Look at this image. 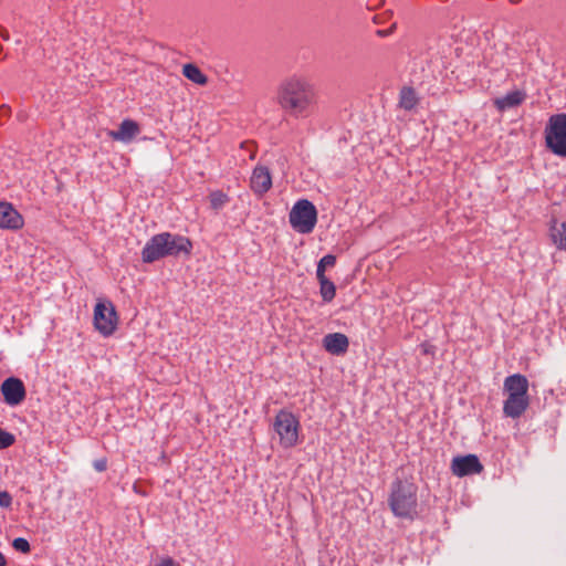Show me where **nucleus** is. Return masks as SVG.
<instances>
[{
  "label": "nucleus",
  "instance_id": "nucleus-22",
  "mask_svg": "<svg viewBox=\"0 0 566 566\" xmlns=\"http://www.w3.org/2000/svg\"><path fill=\"white\" fill-rule=\"evenodd\" d=\"M336 263V258L335 255L333 254H326L324 255L318 264H317V269H316V276H322L324 277L325 276V269L326 268H332L334 266Z\"/></svg>",
  "mask_w": 566,
  "mask_h": 566
},
{
  "label": "nucleus",
  "instance_id": "nucleus-3",
  "mask_svg": "<svg viewBox=\"0 0 566 566\" xmlns=\"http://www.w3.org/2000/svg\"><path fill=\"white\" fill-rule=\"evenodd\" d=\"M418 486L407 480H396L391 484L388 504L394 515L413 520L418 512Z\"/></svg>",
  "mask_w": 566,
  "mask_h": 566
},
{
  "label": "nucleus",
  "instance_id": "nucleus-23",
  "mask_svg": "<svg viewBox=\"0 0 566 566\" xmlns=\"http://www.w3.org/2000/svg\"><path fill=\"white\" fill-rule=\"evenodd\" d=\"M12 547L20 553L28 554L31 551L30 543L23 537H17L12 541Z\"/></svg>",
  "mask_w": 566,
  "mask_h": 566
},
{
  "label": "nucleus",
  "instance_id": "nucleus-15",
  "mask_svg": "<svg viewBox=\"0 0 566 566\" xmlns=\"http://www.w3.org/2000/svg\"><path fill=\"white\" fill-rule=\"evenodd\" d=\"M139 134V126L132 119H124L117 130H111L109 137L114 140L130 143Z\"/></svg>",
  "mask_w": 566,
  "mask_h": 566
},
{
  "label": "nucleus",
  "instance_id": "nucleus-8",
  "mask_svg": "<svg viewBox=\"0 0 566 566\" xmlns=\"http://www.w3.org/2000/svg\"><path fill=\"white\" fill-rule=\"evenodd\" d=\"M451 471L455 476L462 478L480 474L483 471V465L475 454L459 455L453 458Z\"/></svg>",
  "mask_w": 566,
  "mask_h": 566
},
{
  "label": "nucleus",
  "instance_id": "nucleus-14",
  "mask_svg": "<svg viewBox=\"0 0 566 566\" xmlns=\"http://www.w3.org/2000/svg\"><path fill=\"white\" fill-rule=\"evenodd\" d=\"M503 389L507 396H528V380L521 374L510 375L504 380Z\"/></svg>",
  "mask_w": 566,
  "mask_h": 566
},
{
  "label": "nucleus",
  "instance_id": "nucleus-29",
  "mask_svg": "<svg viewBox=\"0 0 566 566\" xmlns=\"http://www.w3.org/2000/svg\"><path fill=\"white\" fill-rule=\"evenodd\" d=\"M0 36L4 40V41H9L10 39V35H9V32L2 27L1 30H0Z\"/></svg>",
  "mask_w": 566,
  "mask_h": 566
},
{
  "label": "nucleus",
  "instance_id": "nucleus-19",
  "mask_svg": "<svg viewBox=\"0 0 566 566\" xmlns=\"http://www.w3.org/2000/svg\"><path fill=\"white\" fill-rule=\"evenodd\" d=\"M182 74L189 81L199 85H205L208 82V77L201 72V70L191 63L184 65Z\"/></svg>",
  "mask_w": 566,
  "mask_h": 566
},
{
  "label": "nucleus",
  "instance_id": "nucleus-6",
  "mask_svg": "<svg viewBox=\"0 0 566 566\" xmlns=\"http://www.w3.org/2000/svg\"><path fill=\"white\" fill-rule=\"evenodd\" d=\"M273 429L283 448L289 449L297 444L300 421L293 412L285 409L280 410L274 418Z\"/></svg>",
  "mask_w": 566,
  "mask_h": 566
},
{
  "label": "nucleus",
  "instance_id": "nucleus-18",
  "mask_svg": "<svg viewBox=\"0 0 566 566\" xmlns=\"http://www.w3.org/2000/svg\"><path fill=\"white\" fill-rule=\"evenodd\" d=\"M419 102L417 93L412 87L405 86L399 94V107L405 111L413 109Z\"/></svg>",
  "mask_w": 566,
  "mask_h": 566
},
{
  "label": "nucleus",
  "instance_id": "nucleus-25",
  "mask_svg": "<svg viewBox=\"0 0 566 566\" xmlns=\"http://www.w3.org/2000/svg\"><path fill=\"white\" fill-rule=\"evenodd\" d=\"M12 495L8 491H0V507L1 509H11L12 506Z\"/></svg>",
  "mask_w": 566,
  "mask_h": 566
},
{
  "label": "nucleus",
  "instance_id": "nucleus-33",
  "mask_svg": "<svg viewBox=\"0 0 566 566\" xmlns=\"http://www.w3.org/2000/svg\"><path fill=\"white\" fill-rule=\"evenodd\" d=\"M3 50V46L0 44V52Z\"/></svg>",
  "mask_w": 566,
  "mask_h": 566
},
{
  "label": "nucleus",
  "instance_id": "nucleus-5",
  "mask_svg": "<svg viewBox=\"0 0 566 566\" xmlns=\"http://www.w3.org/2000/svg\"><path fill=\"white\" fill-rule=\"evenodd\" d=\"M289 221L291 227L298 233H311L317 222V210L307 199L297 200L292 207Z\"/></svg>",
  "mask_w": 566,
  "mask_h": 566
},
{
  "label": "nucleus",
  "instance_id": "nucleus-27",
  "mask_svg": "<svg viewBox=\"0 0 566 566\" xmlns=\"http://www.w3.org/2000/svg\"><path fill=\"white\" fill-rule=\"evenodd\" d=\"M157 566H180L179 563H177L174 558L171 557H165L160 560L159 564H157Z\"/></svg>",
  "mask_w": 566,
  "mask_h": 566
},
{
  "label": "nucleus",
  "instance_id": "nucleus-31",
  "mask_svg": "<svg viewBox=\"0 0 566 566\" xmlns=\"http://www.w3.org/2000/svg\"><path fill=\"white\" fill-rule=\"evenodd\" d=\"M7 565V560H6V557L3 556V554L0 552V566H6Z\"/></svg>",
  "mask_w": 566,
  "mask_h": 566
},
{
  "label": "nucleus",
  "instance_id": "nucleus-2",
  "mask_svg": "<svg viewBox=\"0 0 566 566\" xmlns=\"http://www.w3.org/2000/svg\"><path fill=\"white\" fill-rule=\"evenodd\" d=\"M192 250V242L189 238L161 232L153 235L142 250V260L145 263H153L167 256H189Z\"/></svg>",
  "mask_w": 566,
  "mask_h": 566
},
{
  "label": "nucleus",
  "instance_id": "nucleus-17",
  "mask_svg": "<svg viewBox=\"0 0 566 566\" xmlns=\"http://www.w3.org/2000/svg\"><path fill=\"white\" fill-rule=\"evenodd\" d=\"M552 242L559 249L566 251V222L553 220L549 227Z\"/></svg>",
  "mask_w": 566,
  "mask_h": 566
},
{
  "label": "nucleus",
  "instance_id": "nucleus-1",
  "mask_svg": "<svg viewBox=\"0 0 566 566\" xmlns=\"http://www.w3.org/2000/svg\"><path fill=\"white\" fill-rule=\"evenodd\" d=\"M275 102L285 115L295 119L306 118L316 106L317 91L306 76L292 74L279 83Z\"/></svg>",
  "mask_w": 566,
  "mask_h": 566
},
{
  "label": "nucleus",
  "instance_id": "nucleus-9",
  "mask_svg": "<svg viewBox=\"0 0 566 566\" xmlns=\"http://www.w3.org/2000/svg\"><path fill=\"white\" fill-rule=\"evenodd\" d=\"M3 400L9 406H18L25 398V387L19 378L9 377L1 385Z\"/></svg>",
  "mask_w": 566,
  "mask_h": 566
},
{
  "label": "nucleus",
  "instance_id": "nucleus-11",
  "mask_svg": "<svg viewBox=\"0 0 566 566\" xmlns=\"http://www.w3.org/2000/svg\"><path fill=\"white\" fill-rule=\"evenodd\" d=\"M250 186L254 193L264 195L272 187V177L270 170L264 166H258L253 169L250 178Z\"/></svg>",
  "mask_w": 566,
  "mask_h": 566
},
{
  "label": "nucleus",
  "instance_id": "nucleus-24",
  "mask_svg": "<svg viewBox=\"0 0 566 566\" xmlns=\"http://www.w3.org/2000/svg\"><path fill=\"white\" fill-rule=\"evenodd\" d=\"M15 441V438L12 433L0 428V449H7L11 447Z\"/></svg>",
  "mask_w": 566,
  "mask_h": 566
},
{
  "label": "nucleus",
  "instance_id": "nucleus-10",
  "mask_svg": "<svg viewBox=\"0 0 566 566\" xmlns=\"http://www.w3.org/2000/svg\"><path fill=\"white\" fill-rule=\"evenodd\" d=\"M23 218L15 208L6 201L0 202V228L18 230L23 227Z\"/></svg>",
  "mask_w": 566,
  "mask_h": 566
},
{
  "label": "nucleus",
  "instance_id": "nucleus-30",
  "mask_svg": "<svg viewBox=\"0 0 566 566\" xmlns=\"http://www.w3.org/2000/svg\"><path fill=\"white\" fill-rule=\"evenodd\" d=\"M0 114L4 115V116H9L10 114V108L6 105L1 106L0 107Z\"/></svg>",
  "mask_w": 566,
  "mask_h": 566
},
{
  "label": "nucleus",
  "instance_id": "nucleus-26",
  "mask_svg": "<svg viewBox=\"0 0 566 566\" xmlns=\"http://www.w3.org/2000/svg\"><path fill=\"white\" fill-rule=\"evenodd\" d=\"M93 467L97 472H103L107 469V461L106 459H97L93 462Z\"/></svg>",
  "mask_w": 566,
  "mask_h": 566
},
{
  "label": "nucleus",
  "instance_id": "nucleus-4",
  "mask_svg": "<svg viewBox=\"0 0 566 566\" xmlns=\"http://www.w3.org/2000/svg\"><path fill=\"white\" fill-rule=\"evenodd\" d=\"M544 135L547 149L558 157L566 158V113L549 116Z\"/></svg>",
  "mask_w": 566,
  "mask_h": 566
},
{
  "label": "nucleus",
  "instance_id": "nucleus-7",
  "mask_svg": "<svg viewBox=\"0 0 566 566\" xmlns=\"http://www.w3.org/2000/svg\"><path fill=\"white\" fill-rule=\"evenodd\" d=\"M118 316L111 301H99L94 307V326L103 336H111L117 328Z\"/></svg>",
  "mask_w": 566,
  "mask_h": 566
},
{
  "label": "nucleus",
  "instance_id": "nucleus-12",
  "mask_svg": "<svg viewBox=\"0 0 566 566\" xmlns=\"http://www.w3.org/2000/svg\"><path fill=\"white\" fill-rule=\"evenodd\" d=\"M528 396H507L503 403V412L512 419L520 418L528 408Z\"/></svg>",
  "mask_w": 566,
  "mask_h": 566
},
{
  "label": "nucleus",
  "instance_id": "nucleus-28",
  "mask_svg": "<svg viewBox=\"0 0 566 566\" xmlns=\"http://www.w3.org/2000/svg\"><path fill=\"white\" fill-rule=\"evenodd\" d=\"M392 28H394V25L390 29H387V30H378L377 34L380 35V36H387V35H389L392 32Z\"/></svg>",
  "mask_w": 566,
  "mask_h": 566
},
{
  "label": "nucleus",
  "instance_id": "nucleus-32",
  "mask_svg": "<svg viewBox=\"0 0 566 566\" xmlns=\"http://www.w3.org/2000/svg\"><path fill=\"white\" fill-rule=\"evenodd\" d=\"M510 2L516 4V3L521 2V0H510Z\"/></svg>",
  "mask_w": 566,
  "mask_h": 566
},
{
  "label": "nucleus",
  "instance_id": "nucleus-21",
  "mask_svg": "<svg viewBox=\"0 0 566 566\" xmlns=\"http://www.w3.org/2000/svg\"><path fill=\"white\" fill-rule=\"evenodd\" d=\"M209 199L210 206L213 210L221 209L229 201L228 196L221 190L212 191L209 196Z\"/></svg>",
  "mask_w": 566,
  "mask_h": 566
},
{
  "label": "nucleus",
  "instance_id": "nucleus-16",
  "mask_svg": "<svg viewBox=\"0 0 566 566\" xmlns=\"http://www.w3.org/2000/svg\"><path fill=\"white\" fill-rule=\"evenodd\" d=\"M526 98V94L523 91H512L502 97H497L494 99V106L499 112H504L510 108H514L521 105Z\"/></svg>",
  "mask_w": 566,
  "mask_h": 566
},
{
  "label": "nucleus",
  "instance_id": "nucleus-13",
  "mask_svg": "<svg viewBox=\"0 0 566 566\" xmlns=\"http://www.w3.org/2000/svg\"><path fill=\"white\" fill-rule=\"evenodd\" d=\"M323 346L333 355H343L348 350L349 340L345 334L331 333L324 336Z\"/></svg>",
  "mask_w": 566,
  "mask_h": 566
},
{
  "label": "nucleus",
  "instance_id": "nucleus-20",
  "mask_svg": "<svg viewBox=\"0 0 566 566\" xmlns=\"http://www.w3.org/2000/svg\"><path fill=\"white\" fill-rule=\"evenodd\" d=\"M319 282V293L324 302H332L336 295L335 284L326 277L316 276Z\"/></svg>",
  "mask_w": 566,
  "mask_h": 566
}]
</instances>
